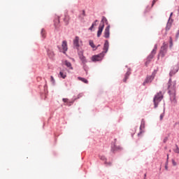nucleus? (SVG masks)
I'll return each instance as SVG.
<instances>
[{"mask_svg":"<svg viewBox=\"0 0 179 179\" xmlns=\"http://www.w3.org/2000/svg\"><path fill=\"white\" fill-rule=\"evenodd\" d=\"M41 36L42 37H44V29L41 30Z\"/></svg>","mask_w":179,"mask_h":179,"instance_id":"obj_29","label":"nucleus"},{"mask_svg":"<svg viewBox=\"0 0 179 179\" xmlns=\"http://www.w3.org/2000/svg\"><path fill=\"white\" fill-rule=\"evenodd\" d=\"M83 15H85V10L83 11Z\"/></svg>","mask_w":179,"mask_h":179,"instance_id":"obj_36","label":"nucleus"},{"mask_svg":"<svg viewBox=\"0 0 179 179\" xmlns=\"http://www.w3.org/2000/svg\"><path fill=\"white\" fill-rule=\"evenodd\" d=\"M78 79L81 82H83V83H89V81L86 78L78 77Z\"/></svg>","mask_w":179,"mask_h":179,"instance_id":"obj_20","label":"nucleus"},{"mask_svg":"<svg viewBox=\"0 0 179 179\" xmlns=\"http://www.w3.org/2000/svg\"><path fill=\"white\" fill-rule=\"evenodd\" d=\"M166 170H167V166H165Z\"/></svg>","mask_w":179,"mask_h":179,"instance_id":"obj_42","label":"nucleus"},{"mask_svg":"<svg viewBox=\"0 0 179 179\" xmlns=\"http://www.w3.org/2000/svg\"><path fill=\"white\" fill-rule=\"evenodd\" d=\"M144 128H145V120L142 119L141 124L140 126V132L138 134V136L139 135H141V134L143 132V130L142 129H144Z\"/></svg>","mask_w":179,"mask_h":179,"instance_id":"obj_14","label":"nucleus"},{"mask_svg":"<svg viewBox=\"0 0 179 179\" xmlns=\"http://www.w3.org/2000/svg\"><path fill=\"white\" fill-rule=\"evenodd\" d=\"M172 164L173 166H177V162L174 159H172Z\"/></svg>","mask_w":179,"mask_h":179,"instance_id":"obj_26","label":"nucleus"},{"mask_svg":"<svg viewBox=\"0 0 179 179\" xmlns=\"http://www.w3.org/2000/svg\"><path fill=\"white\" fill-rule=\"evenodd\" d=\"M169 96H170L171 103L173 106H176L177 104V99H176V91L169 92Z\"/></svg>","mask_w":179,"mask_h":179,"instance_id":"obj_6","label":"nucleus"},{"mask_svg":"<svg viewBox=\"0 0 179 179\" xmlns=\"http://www.w3.org/2000/svg\"><path fill=\"white\" fill-rule=\"evenodd\" d=\"M129 75H131V69H128V71H127L124 78L123 79L124 82H127V80L128 78H129Z\"/></svg>","mask_w":179,"mask_h":179,"instance_id":"obj_15","label":"nucleus"},{"mask_svg":"<svg viewBox=\"0 0 179 179\" xmlns=\"http://www.w3.org/2000/svg\"><path fill=\"white\" fill-rule=\"evenodd\" d=\"M162 100H163V94L162 93V92H159L155 96L153 99L155 108H157V106H159V103H160Z\"/></svg>","mask_w":179,"mask_h":179,"instance_id":"obj_2","label":"nucleus"},{"mask_svg":"<svg viewBox=\"0 0 179 179\" xmlns=\"http://www.w3.org/2000/svg\"><path fill=\"white\" fill-rule=\"evenodd\" d=\"M167 160H169V155H167Z\"/></svg>","mask_w":179,"mask_h":179,"instance_id":"obj_41","label":"nucleus"},{"mask_svg":"<svg viewBox=\"0 0 179 179\" xmlns=\"http://www.w3.org/2000/svg\"><path fill=\"white\" fill-rule=\"evenodd\" d=\"M104 37H105V38H110V25H108L105 29Z\"/></svg>","mask_w":179,"mask_h":179,"instance_id":"obj_10","label":"nucleus"},{"mask_svg":"<svg viewBox=\"0 0 179 179\" xmlns=\"http://www.w3.org/2000/svg\"><path fill=\"white\" fill-rule=\"evenodd\" d=\"M90 45L92 47V48H95V50H97V48H96V45H94V43H93V41H90Z\"/></svg>","mask_w":179,"mask_h":179,"instance_id":"obj_21","label":"nucleus"},{"mask_svg":"<svg viewBox=\"0 0 179 179\" xmlns=\"http://www.w3.org/2000/svg\"><path fill=\"white\" fill-rule=\"evenodd\" d=\"M157 1V0H153L152 6H153V5H155V3H156V1Z\"/></svg>","mask_w":179,"mask_h":179,"instance_id":"obj_32","label":"nucleus"},{"mask_svg":"<svg viewBox=\"0 0 179 179\" xmlns=\"http://www.w3.org/2000/svg\"><path fill=\"white\" fill-rule=\"evenodd\" d=\"M166 52H167V45H164L161 48L159 55L163 57H164V55H166Z\"/></svg>","mask_w":179,"mask_h":179,"instance_id":"obj_9","label":"nucleus"},{"mask_svg":"<svg viewBox=\"0 0 179 179\" xmlns=\"http://www.w3.org/2000/svg\"><path fill=\"white\" fill-rule=\"evenodd\" d=\"M109 47H110V44L108 43V41H106L103 45V51L99 55L92 56V61L93 62H96L97 61H101V59L104 58V56L106 55V54H107V52H108Z\"/></svg>","mask_w":179,"mask_h":179,"instance_id":"obj_1","label":"nucleus"},{"mask_svg":"<svg viewBox=\"0 0 179 179\" xmlns=\"http://www.w3.org/2000/svg\"><path fill=\"white\" fill-rule=\"evenodd\" d=\"M156 50H157V45H155L154 49L152 50L151 53L148 57V61H147L145 62V65H148V64H149V62H150V59H153V57H155V55L156 54Z\"/></svg>","mask_w":179,"mask_h":179,"instance_id":"obj_5","label":"nucleus"},{"mask_svg":"<svg viewBox=\"0 0 179 179\" xmlns=\"http://www.w3.org/2000/svg\"><path fill=\"white\" fill-rule=\"evenodd\" d=\"M177 85L176 81H171V78L169 79L168 83V90L169 93H171V92H176V85Z\"/></svg>","mask_w":179,"mask_h":179,"instance_id":"obj_3","label":"nucleus"},{"mask_svg":"<svg viewBox=\"0 0 179 179\" xmlns=\"http://www.w3.org/2000/svg\"><path fill=\"white\" fill-rule=\"evenodd\" d=\"M179 66L178 65L174 66L171 68V71L169 73V76H173V75H176L177 72H178Z\"/></svg>","mask_w":179,"mask_h":179,"instance_id":"obj_8","label":"nucleus"},{"mask_svg":"<svg viewBox=\"0 0 179 179\" xmlns=\"http://www.w3.org/2000/svg\"><path fill=\"white\" fill-rule=\"evenodd\" d=\"M155 79V76L152 74L151 76L148 77L143 83V85H146V83H152V80Z\"/></svg>","mask_w":179,"mask_h":179,"instance_id":"obj_13","label":"nucleus"},{"mask_svg":"<svg viewBox=\"0 0 179 179\" xmlns=\"http://www.w3.org/2000/svg\"><path fill=\"white\" fill-rule=\"evenodd\" d=\"M173 16V13H171L170 17H171Z\"/></svg>","mask_w":179,"mask_h":179,"instance_id":"obj_37","label":"nucleus"},{"mask_svg":"<svg viewBox=\"0 0 179 179\" xmlns=\"http://www.w3.org/2000/svg\"><path fill=\"white\" fill-rule=\"evenodd\" d=\"M164 117V113L161 114L160 115V120H163V117Z\"/></svg>","mask_w":179,"mask_h":179,"instance_id":"obj_31","label":"nucleus"},{"mask_svg":"<svg viewBox=\"0 0 179 179\" xmlns=\"http://www.w3.org/2000/svg\"><path fill=\"white\" fill-rule=\"evenodd\" d=\"M144 179H146V178H144Z\"/></svg>","mask_w":179,"mask_h":179,"instance_id":"obj_43","label":"nucleus"},{"mask_svg":"<svg viewBox=\"0 0 179 179\" xmlns=\"http://www.w3.org/2000/svg\"><path fill=\"white\" fill-rule=\"evenodd\" d=\"M59 77L62 78V79H65L66 78V73H64L63 71H60Z\"/></svg>","mask_w":179,"mask_h":179,"instance_id":"obj_19","label":"nucleus"},{"mask_svg":"<svg viewBox=\"0 0 179 179\" xmlns=\"http://www.w3.org/2000/svg\"><path fill=\"white\" fill-rule=\"evenodd\" d=\"M175 153H179V148L178 145H176V149L174 150Z\"/></svg>","mask_w":179,"mask_h":179,"instance_id":"obj_25","label":"nucleus"},{"mask_svg":"<svg viewBox=\"0 0 179 179\" xmlns=\"http://www.w3.org/2000/svg\"><path fill=\"white\" fill-rule=\"evenodd\" d=\"M104 23H106V24H107L108 23V22L107 21V18L106 17H102L100 24H104Z\"/></svg>","mask_w":179,"mask_h":179,"instance_id":"obj_18","label":"nucleus"},{"mask_svg":"<svg viewBox=\"0 0 179 179\" xmlns=\"http://www.w3.org/2000/svg\"><path fill=\"white\" fill-rule=\"evenodd\" d=\"M92 26H93V27H94V26H97V24L94 22L92 23Z\"/></svg>","mask_w":179,"mask_h":179,"instance_id":"obj_33","label":"nucleus"},{"mask_svg":"<svg viewBox=\"0 0 179 179\" xmlns=\"http://www.w3.org/2000/svg\"><path fill=\"white\" fill-rule=\"evenodd\" d=\"M62 47L64 53L68 51V43L66 42V41H62Z\"/></svg>","mask_w":179,"mask_h":179,"instance_id":"obj_12","label":"nucleus"},{"mask_svg":"<svg viewBox=\"0 0 179 179\" xmlns=\"http://www.w3.org/2000/svg\"><path fill=\"white\" fill-rule=\"evenodd\" d=\"M78 55L82 62V64L85 65L87 62V60L86 59V57L83 55V50H78Z\"/></svg>","mask_w":179,"mask_h":179,"instance_id":"obj_7","label":"nucleus"},{"mask_svg":"<svg viewBox=\"0 0 179 179\" xmlns=\"http://www.w3.org/2000/svg\"><path fill=\"white\" fill-rule=\"evenodd\" d=\"M170 27H171V23L168 22L166 24V30H170Z\"/></svg>","mask_w":179,"mask_h":179,"instance_id":"obj_24","label":"nucleus"},{"mask_svg":"<svg viewBox=\"0 0 179 179\" xmlns=\"http://www.w3.org/2000/svg\"><path fill=\"white\" fill-rule=\"evenodd\" d=\"M80 43H82V41L79 38V36H76L73 41V48H76V50H78V51H80L79 50V48L80 47Z\"/></svg>","mask_w":179,"mask_h":179,"instance_id":"obj_4","label":"nucleus"},{"mask_svg":"<svg viewBox=\"0 0 179 179\" xmlns=\"http://www.w3.org/2000/svg\"><path fill=\"white\" fill-rule=\"evenodd\" d=\"M94 27H93V25H92L90 28H89V30H93V28H94Z\"/></svg>","mask_w":179,"mask_h":179,"instance_id":"obj_34","label":"nucleus"},{"mask_svg":"<svg viewBox=\"0 0 179 179\" xmlns=\"http://www.w3.org/2000/svg\"><path fill=\"white\" fill-rule=\"evenodd\" d=\"M166 141H167V139L165 138V139L164 140V142H166Z\"/></svg>","mask_w":179,"mask_h":179,"instance_id":"obj_40","label":"nucleus"},{"mask_svg":"<svg viewBox=\"0 0 179 179\" xmlns=\"http://www.w3.org/2000/svg\"><path fill=\"white\" fill-rule=\"evenodd\" d=\"M170 46L172 47L173 46V40L171 39V38H170Z\"/></svg>","mask_w":179,"mask_h":179,"instance_id":"obj_28","label":"nucleus"},{"mask_svg":"<svg viewBox=\"0 0 179 179\" xmlns=\"http://www.w3.org/2000/svg\"><path fill=\"white\" fill-rule=\"evenodd\" d=\"M48 55L50 57V58H52L54 57V52L48 50Z\"/></svg>","mask_w":179,"mask_h":179,"instance_id":"obj_22","label":"nucleus"},{"mask_svg":"<svg viewBox=\"0 0 179 179\" xmlns=\"http://www.w3.org/2000/svg\"><path fill=\"white\" fill-rule=\"evenodd\" d=\"M63 101H64V103H68V99L64 98Z\"/></svg>","mask_w":179,"mask_h":179,"instance_id":"obj_30","label":"nucleus"},{"mask_svg":"<svg viewBox=\"0 0 179 179\" xmlns=\"http://www.w3.org/2000/svg\"><path fill=\"white\" fill-rule=\"evenodd\" d=\"M97 22H99V20H96L94 21L95 23H96Z\"/></svg>","mask_w":179,"mask_h":179,"instance_id":"obj_38","label":"nucleus"},{"mask_svg":"<svg viewBox=\"0 0 179 179\" xmlns=\"http://www.w3.org/2000/svg\"><path fill=\"white\" fill-rule=\"evenodd\" d=\"M64 65H66L67 68H69V69H73L72 64H71V62H68L67 60L64 61Z\"/></svg>","mask_w":179,"mask_h":179,"instance_id":"obj_16","label":"nucleus"},{"mask_svg":"<svg viewBox=\"0 0 179 179\" xmlns=\"http://www.w3.org/2000/svg\"><path fill=\"white\" fill-rule=\"evenodd\" d=\"M144 178H146V173H145L144 175Z\"/></svg>","mask_w":179,"mask_h":179,"instance_id":"obj_39","label":"nucleus"},{"mask_svg":"<svg viewBox=\"0 0 179 179\" xmlns=\"http://www.w3.org/2000/svg\"><path fill=\"white\" fill-rule=\"evenodd\" d=\"M80 97H82V95L79 94V95H78V99H79Z\"/></svg>","mask_w":179,"mask_h":179,"instance_id":"obj_35","label":"nucleus"},{"mask_svg":"<svg viewBox=\"0 0 179 179\" xmlns=\"http://www.w3.org/2000/svg\"><path fill=\"white\" fill-rule=\"evenodd\" d=\"M122 149L120 146L114 145L112 147L113 152H115V150H121Z\"/></svg>","mask_w":179,"mask_h":179,"instance_id":"obj_17","label":"nucleus"},{"mask_svg":"<svg viewBox=\"0 0 179 179\" xmlns=\"http://www.w3.org/2000/svg\"><path fill=\"white\" fill-rule=\"evenodd\" d=\"M99 158H100L101 160H103V161L106 160V157H104L103 155L100 156Z\"/></svg>","mask_w":179,"mask_h":179,"instance_id":"obj_27","label":"nucleus"},{"mask_svg":"<svg viewBox=\"0 0 179 179\" xmlns=\"http://www.w3.org/2000/svg\"><path fill=\"white\" fill-rule=\"evenodd\" d=\"M104 29V24H99L97 31V37H100L101 36V33H103V30Z\"/></svg>","mask_w":179,"mask_h":179,"instance_id":"obj_11","label":"nucleus"},{"mask_svg":"<svg viewBox=\"0 0 179 179\" xmlns=\"http://www.w3.org/2000/svg\"><path fill=\"white\" fill-rule=\"evenodd\" d=\"M50 82H52L53 85H55V79H54L52 76H50Z\"/></svg>","mask_w":179,"mask_h":179,"instance_id":"obj_23","label":"nucleus"}]
</instances>
